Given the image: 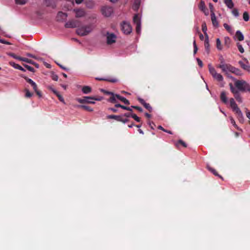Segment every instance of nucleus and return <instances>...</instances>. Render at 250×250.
Masks as SVG:
<instances>
[{
  "label": "nucleus",
  "mask_w": 250,
  "mask_h": 250,
  "mask_svg": "<svg viewBox=\"0 0 250 250\" xmlns=\"http://www.w3.org/2000/svg\"><path fill=\"white\" fill-rule=\"evenodd\" d=\"M15 2L17 4L23 5L26 2L25 0H15Z\"/></svg>",
  "instance_id": "obj_43"
},
{
  "label": "nucleus",
  "mask_w": 250,
  "mask_h": 250,
  "mask_svg": "<svg viewBox=\"0 0 250 250\" xmlns=\"http://www.w3.org/2000/svg\"><path fill=\"white\" fill-rule=\"evenodd\" d=\"M67 17V15L66 13L62 12H59L57 16V19L58 21H62L65 20Z\"/></svg>",
  "instance_id": "obj_14"
},
{
  "label": "nucleus",
  "mask_w": 250,
  "mask_h": 250,
  "mask_svg": "<svg viewBox=\"0 0 250 250\" xmlns=\"http://www.w3.org/2000/svg\"><path fill=\"white\" fill-rule=\"evenodd\" d=\"M236 87L242 92H249L250 93V84L244 80H236L234 83Z\"/></svg>",
  "instance_id": "obj_3"
},
{
  "label": "nucleus",
  "mask_w": 250,
  "mask_h": 250,
  "mask_svg": "<svg viewBox=\"0 0 250 250\" xmlns=\"http://www.w3.org/2000/svg\"><path fill=\"white\" fill-rule=\"evenodd\" d=\"M115 99H118L120 100L122 102H123L125 104L129 105L130 104L129 101L126 99L125 98L121 96L120 95L116 94L115 95Z\"/></svg>",
  "instance_id": "obj_16"
},
{
  "label": "nucleus",
  "mask_w": 250,
  "mask_h": 250,
  "mask_svg": "<svg viewBox=\"0 0 250 250\" xmlns=\"http://www.w3.org/2000/svg\"><path fill=\"white\" fill-rule=\"evenodd\" d=\"M230 121L231 124L238 130H241L239 127L237 126V125L236 124L234 120V119L232 117H229Z\"/></svg>",
  "instance_id": "obj_35"
},
{
  "label": "nucleus",
  "mask_w": 250,
  "mask_h": 250,
  "mask_svg": "<svg viewBox=\"0 0 250 250\" xmlns=\"http://www.w3.org/2000/svg\"><path fill=\"white\" fill-rule=\"evenodd\" d=\"M208 70L212 77L218 82H222L223 81L222 75L219 73H217L216 70L213 67L211 64H208Z\"/></svg>",
  "instance_id": "obj_5"
},
{
  "label": "nucleus",
  "mask_w": 250,
  "mask_h": 250,
  "mask_svg": "<svg viewBox=\"0 0 250 250\" xmlns=\"http://www.w3.org/2000/svg\"><path fill=\"white\" fill-rule=\"evenodd\" d=\"M207 167H208V169L210 172H211L214 175L219 176L221 179L223 178L221 176H220V175L218 174V173H217V172L216 171V170L215 169H214V168H213L209 166H208Z\"/></svg>",
  "instance_id": "obj_29"
},
{
  "label": "nucleus",
  "mask_w": 250,
  "mask_h": 250,
  "mask_svg": "<svg viewBox=\"0 0 250 250\" xmlns=\"http://www.w3.org/2000/svg\"><path fill=\"white\" fill-rule=\"evenodd\" d=\"M103 92L107 95H111V97L109 99V101L112 103L115 104L117 103V101L115 99V95L113 93L111 92H109L108 91H106L104 90H102Z\"/></svg>",
  "instance_id": "obj_13"
},
{
  "label": "nucleus",
  "mask_w": 250,
  "mask_h": 250,
  "mask_svg": "<svg viewBox=\"0 0 250 250\" xmlns=\"http://www.w3.org/2000/svg\"><path fill=\"white\" fill-rule=\"evenodd\" d=\"M21 61L26 62H27V63H30V64H34L33 61H32V60L28 59L26 58H22V59H21Z\"/></svg>",
  "instance_id": "obj_39"
},
{
  "label": "nucleus",
  "mask_w": 250,
  "mask_h": 250,
  "mask_svg": "<svg viewBox=\"0 0 250 250\" xmlns=\"http://www.w3.org/2000/svg\"><path fill=\"white\" fill-rule=\"evenodd\" d=\"M193 46H194L193 52H194V54H195V53H196V52L197 51L198 48H197V46L196 45V42H195V40L194 41V42H193Z\"/></svg>",
  "instance_id": "obj_51"
},
{
  "label": "nucleus",
  "mask_w": 250,
  "mask_h": 250,
  "mask_svg": "<svg viewBox=\"0 0 250 250\" xmlns=\"http://www.w3.org/2000/svg\"><path fill=\"white\" fill-rule=\"evenodd\" d=\"M122 30L125 34H129L131 32L132 28L129 23L125 21L121 24Z\"/></svg>",
  "instance_id": "obj_7"
},
{
  "label": "nucleus",
  "mask_w": 250,
  "mask_h": 250,
  "mask_svg": "<svg viewBox=\"0 0 250 250\" xmlns=\"http://www.w3.org/2000/svg\"><path fill=\"white\" fill-rule=\"evenodd\" d=\"M231 72L234 74H235L237 75H241V71L234 67L233 66V69H232V71H231Z\"/></svg>",
  "instance_id": "obj_34"
},
{
  "label": "nucleus",
  "mask_w": 250,
  "mask_h": 250,
  "mask_svg": "<svg viewBox=\"0 0 250 250\" xmlns=\"http://www.w3.org/2000/svg\"><path fill=\"white\" fill-rule=\"evenodd\" d=\"M232 13L235 17H238L239 15L238 10L235 8L232 10Z\"/></svg>",
  "instance_id": "obj_45"
},
{
  "label": "nucleus",
  "mask_w": 250,
  "mask_h": 250,
  "mask_svg": "<svg viewBox=\"0 0 250 250\" xmlns=\"http://www.w3.org/2000/svg\"><path fill=\"white\" fill-rule=\"evenodd\" d=\"M180 145H181L183 147H187V145L186 144V143L185 142H184L183 140H179L176 144H175V146H176V147L177 148H179V146Z\"/></svg>",
  "instance_id": "obj_25"
},
{
  "label": "nucleus",
  "mask_w": 250,
  "mask_h": 250,
  "mask_svg": "<svg viewBox=\"0 0 250 250\" xmlns=\"http://www.w3.org/2000/svg\"><path fill=\"white\" fill-rule=\"evenodd\" d=\"M23 65L29 71H30L31 72H34V69L33 67H32L29 65H28L27 64H23Z\"/></svg>",
  "instance_id": "obj_46"
},
{
  "label": "nucleus",
  "mask_w": 250,
  "mask_h": 250,
  "mask_svg": "<svg viewBox=\"0 0 250 250\" xmlns=\"http://www.w3.org/2000/svg\"><path fill=\"white\" fill-rule=\"evenodd\" d=\"M230 106L232 108L233 112L235 113L237 115V117L239 120V122L241 123H243L244 122V118L243 116L242 112L241 110L238 107L237 104L233 98H230L229 100Z\"/></svg>",
  "instance_id": "obj_2"
},
{
  "label": "nucleus",
  "mask_w": 250,
  "mask_h": 250,
  "mask_svg": "<svg viewBox=\"0 0 250 250\" xmlns=\"http://www.w3.org/2000/svg\"><path fill=\"white\" fill-rule=\"evenodd\" d=\"M96 80H99V81H108V82H112V83H115L117 81V80L115 79H103V78H96Z\"/></svg>",
  "instance_id": "obj_37"
},
{
  "label": "nucleus",
  "mask_w": 250,
  "mask_h": 250,
  "mask_svg": "<svg viewBox=\"0 0 250 250\" xmlns=\"http://www.w3.org/2000/svg\"><path fill=\"white\" fill-rule=\"evenodd\" d=\"M10 64L16 69L21 70L23 71H25V69L23 67H22L21 65L15 63L14 62H10Z\"/></svg>",
  "instance_id": "obj_23"
},
{
  "label": "nucleus",
  "mask_w": 250,
  "mask_h": 250,
  "mask_svg": "<svg viewBox=\"0 0 250 250\" xmlns=\"http://www.w3.org/2000/svg\"><path fill=\"white\" fill-rule=\"evenodd\" d=\"M78 107L90 112H92L93 110V108H91L90 106L85 105H78Z\"/></svg>",
  "instance_id": "obj_27"
},
{
  "label": "nucleus",
  "mask_w": 250,
  "mask_h": 250,
  "mask_svg": "<svg viewBox=\"0 0 250 250\" xmlns=\"http://www.w3.org/2000/svg\"><path fill=\"white\" fill-rule=\"evenodd\" d=\"M132 118H133L137 122H140L141 119L139 117H138L136 114H132Z\"/></svg>",
  "instance_id": "obj_47"
},
{
  "label": "nucleus",
  "mask_w": 250,
  "mask_h": 250,
  "mask_svg": "<svg viewBox=\"0 0 250 250\" xmlns=\"http://www.w3.org/2000/svg\"><path fill=\"white\" fill-rule=\"evenodd\" d=\"M51 77H52V80H53L55 81H57L58 80V76L56 74H53L52 75Z\"/></svg>",
  "instance_id": "obj_53"
},
{
  "label": "nucleus",
  "mask_w": 250,
  "mask_h": 250,
  "mask_svg": "<svg viewBox=\"0 0 250 250\" xmlns=\"http://www.w3.org/2000/svg\"><path fill=\"white\" fill-rule=\"evenodd\" d=\"M81 24V22L79 20L72 19L66 22L65 24V27L66 28H74L79 27Z\"/></svg>",
  "instance_id": "obj_6"
},
{
  "label": "nucleus",
  "mask_w": 250,
  "mask_h": 250,
  "mask_svg": "<svg viewBox=\"0 0 250 250\" xmlns=\"http://www.w3.org/2000/svg\"><path fill=\"white\" fill-rule=\"evenodd\" d=\"M25 96L26 98H30L32 96V93H31L28 89H25Z\"/></svg>",
  "instance_id": "obj_41"
},
{
  "label": "nucleus",
  "mask_w": 250,
  "mask_h": 250,
  "mask_svg": "<svg viewBox=\"0 0 250 250\" xmlns=\"http://www.w3.org/2000/svg\"><path fill=\"white\" fill-rule=\"evenodd\" d=\"M145 116L147 118H150L151 117V115L148 113H146Z\"/></svg>",
  "instance_id": "obj_64"
},
{
  "label": "nucleus",
  "mask_w": 250,
  "mask_h": 250,
  "mask_svg": "<svg viewBox=\"0 0 250 250\" xmlns=\"http://www.w3.org/2000/svg\"><path fill=\"white\" fill-rule=\"evenodd\" d=\"M95 28V26L92 23H90L86 25L80 26L76 30L77 34L81 36H84L91 33Z\"/></svg>",
  "instance_id": "obj_1"
},
{
  "label": "nucleus",
  "mask_w": 250,
  "mask_h": 250,
  "mask_svg": "<svg viewBox=\"0 0 250 250\" xmlns=\"http://www.w3.org/2000/svg\"><path fill=\"white\" fill-rule=\"evenodd\" d=\"M136 30L137 34H140L141 32V24H137L136 25Z\"/></svg>",
  "instance_id": "obj_49"
},
{
  "label": "nucleus",
  "mask_w": 250,
  "mask_h": 250,
  "mask_svg": "<svg viewBox=\"0 0 250 250\" xmlns=\"http://www.w3.org/2000/svg\"><path fill=\"white\" fill-rule=\"evenodd\" d=\"M121 117L122 116H117L115 115H108L107 118V119H115L117 121H121Z\"/></svg>",
  "instance_id": "obj_24"
},
{
  "label": "nucleus",
  "mask_w": 250,
  "mask_h": 250,
  "mask_svg": "<svg viewBox=\"0 0 250 250\" xmlns=\"http://www.w3.org/2000/svg\"><path fill=\"white\" fill-rule=\"evenodd\" d=\"M0 42L3 43V44H11L9 42L6 41L4 40H2V39H0Z\"/></svg>",
  "instance_id": "obj_55"
},
{
  "label": "nucleus",
  "mask_w": 250,
  "mask_h": 250,
  "mask_svg": "<svg viewBox=\"0 0 250 250\" xmlns=\"http://www.w3.org/2000/svg\"><path fill=\"white\" fill-rule=\"evenodd\" d=\"M220 99L224 104L228 103V99L226 95V93L225 91H222L220 94Z\"/></svg>",
  "instance_id": "obj_17"
},
{
  "label": "nucleus",
  "mask_w": 250,
  "mask_h": 250,
  "mask_svg": "<svg viewBox=\"0 0 250 250\" xmlns=\"http://www.w3.org/2000/svg\"><path fill=\"white\" fill-rule=\"evenodd\" d=\"M237 47H238V49L239 51L241 53H243L244 52V49L243 47H242V45L240 43H237Z\"/></svg>",
  "instance_id": "obj_42"
},
{
  "label": "nucleus",
  "mask_w": 250,
  "mask_h": 250,
  "mask_svg": "<svg viewBox=\"0 0 250 250\" xmlns=\"http://www.w3.org/2000/svg\"><path fill=\"white\" fill-rule=\"evenodd\" d=\"M21 77L23 78L26 80V81L29 84H31V83H32V82H34L31 79H29L26 76H21Z\"/></svg>",
  "instance_id": "obj_48"
},
{
  "label": "nucleus",
  "mask_w": 250,
  "mask_h": 250,
  "mask_svg": "<svg viewBox=\"0 0 250 250\" xmlns=\"http://www.w3.org/2000/svg\"><path fill=\"white\" fill-rule=\"evenodd\" d=\"M196 60H197L198 64L199 65V66L200 67H202L203 66V63L202 61L199 58H197Z\"/></svg>",
  "instance_id": "obj_50"
},
{
  "label": "nucleus",
  "mask_w": 250,
  "mask_h": 250,
  "mask_svg": "<svg viewBox=\"0 0 250 250\" xmlns=\"http://www.w3.org/2000/svg\"><path fill=\"white\" fill-rule=\"evenodd\" d=\"M204 45H205V47L206 50L207 52V53L208 54L209 52V44L208 37H206Z\"/></svg>",
  "instance_id": "obj_21"
},
{
  "label": "nucleus",
  "mask_w": 250,
  "mask_h": 250,
  "mask_svg": "<svg viewBox=\"0 0 250 250\" xmlns=\"http://www.w3.org/2000/svg\"><path fill=\"white\" fill-rule=\"evenodd\" d=\"M53 93L57 96L59 100L62 102L63 103H64V100L62 96L60 94V93L56 90H53Z\"/></svg>",
  "instance_id": "obj_28"
},
{
  "label": "nucleus",
  "mask_w": 250,
  "mask_h": 250,
  "mask_svg": "<svg viewBox=\"0 0 250 250\" xmlns=\"http://www.w3.org/2000/svg\"><path fill=\"white\" fill-rule=\"evenodd\" d=\"M216 47L218 50H222V49L221 42L219 38H217L216 39Z\"/></svg>",
  "instance_id": "obj_33"
},
{
  "label": "nucleus",
  "mask_w": 250,
  "mask_h": 250,
  "mask_svg": "<svg viewBox=\"0 0 250 250\" xmlns=\"http://www.w3.org/2000/svg\"><path fill=\"white\" fill-rule=\"evenodd\" d=\"M30 84L32 86L33 89L34 90H36V89L37 88V85L36 83L34 82H33Z\"/></svg>",
  "instance_id": "obj_52"
},
{
  "label": "nucleus",
  "mask_w": 250,
  "mask_h": 250,
  "mask_svg": "<svg viewBox=\"0 0 250 250\" xmlns=\"http://www.w3.org/2000/svg\"><path fill=\"white\" fill-rule=\"evenodd\" d=\"M9 55L11 56V57H12L13 58L20 60V61H21V59L22 58V57L17 56L16 54H15L14 53H10Z\"/></svg>",
  "instance_id": "obj_44"
},
{
  "label": "nucleus",
  "mask_w": 250,
  "mask_h": 250,
  "mask_svg": "<svg viewBox=\"0 0 250 250\" xmlns=\"http://www.w3.org/2000/svg\"><path fill=\"white\" fill-rule=\"evenodd\" d=\"M27 56L28 57H30V58H35V56H34L33 55H32V54H30V53H28V54H27Z\"/></svg>",
  "instance_id": "obj_62"
},
{
  "label": "nucleus",
  "mask_w": 250,
  "mask_h": 250,
  "mask_svg": "<svg viewBox=\"0 0 250 250\" xmlns=\"http://www.w3.org/2000/svg\"><path fill=\"white\" fill-rule=\"evenodd\" d=\"M116 36L113 33H107V43L108 44H111L115 42L116 40Z\"/></svg>",
  "instance_id": "obj_11"
},
{
  "label": "nucleus",
  "mask_w": 250,
  "mask_h": 250,
  "mask_svg": "<svg viewBox=\"0 0 250 250\" xmlns=\"http://www.w3.org/2000/svg\"><path fill=\"white\" fill-rule=\"evenodd\" d=\"M76 18H82L86 15L85 11L83 8H76L73 10Z\"/></svg>",
  "instance_id": "obj_10"
},
{
  "label": "nucleus",
  "mask_w": 250,
  "mask_h": 250,
  "mask_svg": "<svg viewBox=\"0 0 250 250\" xmlns=\"http://www.w3.org/2000/svg\"><path fill=\"white\" fill-rule=\"evenodd\" d=\"M243 18L245 21H248L250 19L249 13L247 12H245L243 13Z\"/></svg>",
  "instance_id": "obj_36"
},
{
  "label": "nucleus",
  "mask_w": 250,
  "mask_h": 250,
  "mask_svg": "<svg viewBox=\"0 0 250 250\" xmlns=\"http://www.w3.org/2000/svg\"><path fill=\"white\" fill-rule=\"evenodd\" d=\"M128 121H129L128 119H127V118H123V116H122L121 121H120V122H123V123H125L128 122Z\"/></svg>",
  "instance_id": "obj_54"
},
{
  "label": "nucleus",
  "mask_w": 250,
  "mask_h": 250,
  "mask_svg": "<svg viewBox=\"0 0 250 250\" xmlns=\"http://www.w3.org/2000/svg\"><path fill=\"white\" fill-rule=\"evenodd\" d=\"M216 67L221 69L222 71L226 74H227L228 72H231V71L233 69V66L229 63H227L225 65H222L221 66H216Z\"/></svg>",
  "instance_id": "obj_9"
},
{
  "label": "nucleus",
  "mask_w": 250,
  "mask_h": 250,
  "mask_svg": "<svg viewBox=\"0 0 250 250\" xmlns=\"http://www.w3.org/2000/svg\"><path fill=\"white\" fill-rule=\"evenodd\" d=\"M227 63H225L224 61H221L220 64L217 65L216 66H221L222 65H225Z\"/></svg>",
  "instance_id": "obj_63"
},
{
  "label": "nucleus",
  "mask_w": 250,
  "mask_h": 250,
  "mask_svg": "<svg viewBox=\"0 0 250 250\" xmlns=\"http://www.w3.org/2000/svg\"><path fill=\"white\" fill-rule=\"evenodd\" d=\"M234 97L238 103H242V102H243L242 98L241 96L240 93H238L237 94H235Z\"/></svg>",
  "instance_id": "obj_32"
},
{
  "label": "nucleus",
  "mask_w": 250,
  "mask_h": 250,
  "mask_svg": "<svg viewBox=\"0 0 250 250\" xmlns=\"http://www.w3.org/2000/svg\"><path fill=\"white\" fill-rule=\"evenodd\" d=\"M82 90L84 94L90 93L91 91V88L89 86H84L83 87Z\"/></svg>",
  "instance_id": "obj_20"
},
{
  "label": "nucleus",
  "mask_w": 250,
  "mask_h": 250,
  "mask_svg": "<svg viewBox=\"0 0 250 250\" xmlns=\"http://www.w3.org/2000/svg\"><path fill=\"white\" fill-rule=\"evenodd\" d=\"M133 22L136 25L141 24L140 18L137 14L134 15L133 17Z\"/></svg>",
  "instance_id": "obj_26"
},
{
  "label": "nucleus",
  "mask_w": 250,
  "mask_h": 250,
  "mask_svg": "<svg viewBox=\"0 0 250 250\" xmlns=\"http://www.w3.org/2000/svg\"><path fill=\"white\" fill-rule=\"evenodd\" d=\"M202 12L205 14V15L208 16L209 14L208 10L207 8L204 9Z\"/></svg>",
  "instance_id": "obj_56"
},
{
  "label": "nucleus",
  "mask_w": 250,
  "mask_h": 250,
  "mask_svg": "<svg viewBox=\"0 0 250 250\" xmlns=\"http://www.w3.org/2000/svg\"><path fill=\"white\" fill-rule=\"evenodd\" d=\"M239 64H240V66L244 70L249 71L250 67L249 65L248 62L246 63H245L242 61H239Z\"/></svg>",
  "instance_id": "obj_18"
},
{
  "label": "nucleus",
  "mask_w": 250,
  "mask_h": 250,
  "mask_svg": "<svg viewBox=\"0 0 250 250\" xmlns=\"http://www.w3.org/2000/svg\"><path fill=\"white\" fill-rule=\"evenodd\" d=\"M103 99L102 97L85 96L83 98H77L76 101L80 104H94V101H100Z\"/></svg>",
  "instance_id": "obj_4"
},
{
  "label": "nucleus",
  "mask_w": 250,
  "mask_h": 250,
  "mask_svg": "<svg viewBox=\"0 0 250 250\" xmlns=\"http://www.w3.org/2000/svg\"><path fill=\"white\" fill-rule=\"evenodd\" d=\"M108 109L111 110L113 112H117V109L116 108H109Z\"/></svg>",
  "instance_id": "obj_60"
},
{
  "label": "nucleus",
  "mask_w": 250,
  "mask_h": 250,
  "mask_svg": "<svg viewBox=\"0 0 250 250\" xmlns=\"http://www.w3.org/2000/svg\"><path fill=\"white\" fill-rule=\"evenodd\" d=\"M211 20L212 21V24L215 27H218V22L217 21L215 15L214 13L212 11H211Z\"/></svg>",
  "instance_id": "obj_15"
},
{
  "label": "nucleus",
  "mask_w": 250,
  "mask_h": 250,
  "mask_svg": "<svg viewBox=\"0 0 250 250\" xmlns=\"http://www.w3.org/2000/svg\"><path fill=\"white\" fill-rule=\"evenodd\" d=\"M235 36L239 41H242L244 40V36L239 30L236 31Z\"/></svg>",
  "instance_id": "obj_19"
},
{
  "label": "nucleus",
  "mask_w": 250,
  "mask_h": 250,
  "mask_svg": "<svg viewBox=\"0 0 250 250\" xmlns=\"http://www.w3.org/2000/svg\"><path fill=\"white\" fill-rule=\"evenodd\" d=\"M202 29L205 34V37H208L207 33V27L205 22H203L202 24Z\"/></svg>",
  "instance_id": "obj_31"
},
{
  "label": "nucleus",
  "mask_w": 250,
  "mask_h": 250,
  "mask_svg": "<svg viewBox=\"0 0 250 250\" xmlns=\"http://www.w3.org/2000/svg\"><path fill=\"white\" fill-rule=\"evenodd\" d=\"M35 91V92L36 93L37 95L39 97H42V93L39 91V90H38L37 88L36 89V90H34Z\"/></svg>",
  "instance_id": "obj_59"
},
{
  "label": "nucleus",
  "mask_w": 250,
  "mask_h": 250,
  "mask_svg": "<svg viewBox=\"0 0 250 250\" xmlns=\"http://www.w3.org/2000/svg\"><path fill=\"white\" fill-rule=\"evenodd\" d=\"M229 85L230 86V91L233 94L234 96L235 95V94H237L239 93V91L233 87L231 83H230L229 84Z\"/></svg>",
  "instance_id": "obj_30"
},
{
  "label": "nucleus",
  "mask_w": 250,
  "mask_h": 250,
  "mask_svg": "<svg viewBox=\"0 0 250 250\" xmlns=\"http://www.w3.org/2000/svg\"><path fill=\"white\" fill-rule=\"evenodd\" d=\"M224 3L230 9L232 8L234 6V3L232 0H224Z\"/></svg>",
  "instance_id": "obj_22"
},
{
  "label": "nucleus",
  "mask_w": 250,
  "mask_h": 250,
  "mask_svg": "<svg viewBox=\"0 0 250 250\" xmlns=\"http://www.w3.org/2000/svg\"><path fill=\"white\" fill-rule=\"evenodd\" d=\"M133 108L137 109L139 112H143V109L140 106H136V107H133Z\"/></svg>",
  "instance_id": "obj_58"
},
{
  "label": "nucleus",
  "mask_w": 250,
  "mask_h": 250,
  "mask_svg": "<svg viewBox=\"0 0 250 250\" xmlns=\"http://www.w3.org/2000/svg\"><path fill=\"white\" fill-rule=\"evenodd\" d=\"M224 28L229 32L231 33L232 32V29L231 27L227 23H224L223 25Z\"/></svg>",
  "instance_id": "obj_40"
},
{
  "label": "nucleus",
  "mask_w": 250,
  "mask_h": 250,
  "mask_svg": "<svg viewBox=\"0 0 250 250\" xmlns=\"http://www.w3.org/2000/svg\"><path fill=\"white\" fill-rule=\"evenodd\" d=\"M137 100L149 112H152V108L149 104L146 103L144 99L141 98H138Z\"/></svg>",
  "instance_id": "obj_12"
},
{
  "label": "nucleus",
  "mask_w": 250,
  "mask_h": 250,
  "mask_svg": "<svg viewBox=\"0 0 250 250\" xmlns=\"http://www.w3.org/2000/svg\"><path fill=\"white\" fill-rule=\"evenodd\" d=\"M207 8L205 6V2L203 1H201L199 4V8L202 11Z\"/></svg>",
  "instance_id": "obj_38"
},
{
  "label": "nucleus",
  "mask_w": 250,
  "mask_h": 250,
  "mask_svg": "<svg viewBox=\"0 0 250 250\" xmlns=\"http://www.w3.org/2000/svg\"><path fill=\"white\" fill-rule=\"evenodd\" d=\"M132 113L129 112V113H125L123 116L124 117H132Z\"/></svg>",
  "instance_id": "obj_57"
},
{
  "label": "nucleus",
  "mask_w": 250,
  "mask_h": 250,
  "mask_svg": "<svg viewBox=\"0 0 250 250\" xmlns=\"http://www.w3.org/2000/svg\"><path fill=\"white\" fill-rule=\"evenodd\" d=\"M83 0H75V2L77 4H81Z\"/></svg>",
  "instance_id": "obj_61"
},
{
  "label": "nucleus",
  "mask_w": 250,
  "mask_h": 250,
  "mask_svg": "<svg viewBox=\"0 0 250 250\" xmlns=\"http://www.w3.org/2000/svg\"><path fill=\"white\" fill-rule=\"evenodd\" d=\"M101 11L103 15L107 17L110 16L113 12V8L110 6H104Z\"/></svg>",
  "instance_id": "obj_8"
}]
</instances>
